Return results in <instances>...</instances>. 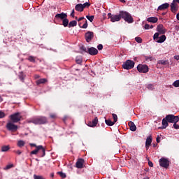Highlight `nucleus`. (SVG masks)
Wrapping results in <instances>:
<instances>
[{
  "instance_id": "62",
  "label": "nucleus",
  "mask_w": 179,
  "mask_h": 179,
  "mask_svg": "<svg viewBox=\"0 0 179 179\" xmlns=\"http://www.w3.org/2000/svg\"><path fill=\"white\" fill-rule=\"evenodd\" d=\"M121 2H123V3H125V0H121Z\"/></svg>"
},
{
  "instance_id": "52",
  "label": "nucleus",
  "mask_w": 179,
  "mask_h": 179,
  "mask_svg": "<svg viewBox=\"0 0 179 179\" xmlns=\"http://www.w3.org/2000/svg\"><path fill=\"white\" fill-rule=\"evenodd\" d=\"M82 50H83V51H85V52H88V49H87V48H85V47H83V48H82Z\"/></svg>"
},
{
  "instance_id": "32",
  "label": "nucleus",
  "mask_w": 179,
  "mask_h": 179,
  "mask_svg": "<svg viewBox=\"0 0 179 179\" xmlns=\"http://www.w3.org/2000/svg\"><path fill=\"white\" fill-rule=\"evenodd\" d=\"M98 122H99V119H97V117H95V118L92 120V123L93 124L92 126L96 127V125H97V123H98Z\"/></svg>"
},
{
  "instance_id": "9",
  "label": "nucleus",
  "mask_w": 179,
  "mask_h": 179,
  "mask_svg": "<svg viewBox=\"0 0 179 179\" xmlns=\"http://www.w3.org/2000/svg\"><path fill=\"white\" fill-rule=\"evenodd\" d=\"M159 166H161V167H164V169H167V167L170 166V162L166 158H161L159 159Z\"/></svg>"
},
{
  "instance_id": "35",
  "label": "nucleus",
  "mask_w": 179,
  "mask_h": 179,
  "mask_svg": "<svg viewBox=\"0 0 179 179\" xmlns=\"http://www.w3.org/2000/svg\"><path fill=\"white\" fill-rule=\"evenodd\" d=\"M112 115H113V122L115 123L117 122V121H118V117L117 116V115L113 113Z\"/></svg>"
},
{
  "instance_id": "46",
  "label": "nucleus",
  "mask_w": 179,
  "mask_h": 179,
  "mask_svg": "<svg viewBox=\"0 0 179 179\" xmlns=\"http://www.w3.org/2000/svg\"><path fill=\"white\" fill-rule=\"evenodd\" d=\"M5 117V113L2 112V110H0V118H4Z\"/></svg>"
},
{
  "instance_id": "12",
  "label": "nucleus",
  "mask_w": 179,
  "mask_h": 179,
  "mask_svg": "<svg viewBox=\"0 0 179 179\" xmlns=\"http://www.w3.org/2000/svg\"><path fill=\"white\" fill-rule=\"evenodd\" d=\"M157 31H159V34H164L166 33V31H167V29H166V28H164V26H163V24H159L157 27Z\"/></svg>"
},
{
  "instance_id": "17",
  "label": "nucleus",
  "mask_w": 179,
  "mask_h": 179,
  "mask_svg": "<svg viewBox=\"0 0 179 179\" xmlns=\"http://www.w3.org/2000/svg\"><path fill=\"white\" fill-rule=\"evenodd\" d=\"M166 127H169V121H167V119L164 118L162 120V127H159V129H166Z\"/></svg>"
},
{
  "instance_id": "7",
  "label": "nucleus",
  "mask_w": 179,
  "mask_h": 179,
  "mask_svg": "<svg viewBox=\"0 0 179 179\" xmlns=\"http://www.w3.org/2000/svg\"><path fill=\"white\" fill-rule=\"evenodd\" d=\"M10 119L13 122H19L22 120V115H20V113H15L10 115Z\"/></svg>"
},
{
  "instance_id": "3",
  "label": "nucleus",
  "mask_w": 179,
  "mask_h": 179,
  "mask_svg": "<svg viewBox=\"0 0 179 179\" xmlns=\"http://www.w3.org/2000/svg\"><path fill=\"white\" fill-rule=\"evenodd\" d=\"M108 18L110 19V22L113 23L115 22H120L121 18H122V15H121V11L120 12L119 15H112L110 13L108 14Z\"/></svg>"
},
{
  "instance_id": "43",
  "label": "nucleus",
  "mask_w": 179,
  "mask_h": 179,
  "mask_svg": "<svg viewBox=\"0 0 179 179\" xmlns=\"http://www.w3.org/2000/svg\"><path fill=\"white\" fill-rule=\"evenodd\" d=\"M173 128L175 129H179V125L177 124V122L173 123Z\"/></svg>"
},
{
  "instance_id": "40",
  "label": "nucleus",
  "mask_w": 179,
  "mask_h": 179,
  "mask_svg": "<svg viewBox=\"0 0 179 179\" xmlns=\"http://www.w3.org/2000/svg\"><path fill=\"white\" fill-rule=\"evenodd\" d=\"M89 6H90V3H85L83 4V8L85 9V8H89Z\"/></svg>"
},
{
  "instance_id": "39",
  "label": "nucleus",
  "mask_w": 179,
  "mask_h": 179,
  "mask_svg": "<svg viewBox=\"0 0 179 179\" xmlns=\"http://www.w3.org/2000/svg\"><path fill=\"white\" fill-rule=\"evenodd\" d=\"M57 173L60 176V177H62V178H65L66 177V175L62 172H58Z\"/></svg>"
},
{
  "instance_id": "29",
  "label": "nucleus",
  "mask_w": 179,
  "mask_h": 179,
  "mask_svg": "<svg viewBox=\"0 0 179 179\" xmlns=\"http://www.w3.org/2000/svg\"><path fill=\"white\" fill-rule=\"evenodd\" d=\"M26 144V143L24 141L20 140L17 142V146L19 148H23V146H24V145Z\"/></svg>"
},
{
  "instance_id": "41",
  "label": "nucleus",
  "mask_w": 179,
  "mask_h": 179,
  "mask_svg": "<svg viewBox=\"0 0 179 179\" xmlns=\"http://www.w3.org/2000/svg\"><path fill=\"white\" fill-rule=\"evenodd\" d=\"M148 89L149 90H153V89L155 88V87L153 86V85L152 84H149L148 86H147Z\"/></svg>"
},
{
  "instance_id": "47",
  "label": "nucleus",
  "mask_w": 179,
  "mask_h": 179,
  "mask_svg": "<svg viewBox=\"0 0 179 179\" xmlns=\"http://www.w3.org/2000/svg\"><path fill=\"white\" fill-rule=\"evenodd\" d=\"M97 48L99 51H101V50H103V45L101 44H99L98 46H97Z\"/></svg>"
},
{
  "instance_id": "63",
  "label": "nucleus",
  "mask_w": 179,
  "mask_h": 179,
  "mask_svg": "<svg viewBox=\"0 0 179 179\" xmlns=\"http://www.w3.org/2000/svg\"><path fill=\"white\" fill-rule=\"evenodd\" d=\"M150 29H153V25H151V26L150 27Z\"/></svg>"
},
{
  "instance_id": "24",
  "label": "nucleus",
  "mask_w": 179,
  "mask_h": 179,
  "mask_svg": "<svg viewBox=\"0 0 179 179\" xmlns=\"http://www.w3.org/2000/svg\"><path fill=\"white\" fill-rule=\"evenodd\" d=\"M159 39L156 41V43H164L166 41V35H162L159 38H158Z\"/></svg>"
},
{
  "instance_id": "21",
  "label": "nucleus",
  "mask_w": 179,
  "mask_h": 179,
  "mask_svg": "<svg viewBox=\"0 0 179 179\" xmlns=\"http://www.w3.org/2000/svg\"><path fill=\"white\" fill-rule=\"evenodd\" d=\"M129 127L132 132H135V131H136V126L135 125V123H134V122H129Z\"/></svg>"
},
{
  "instance_id": "1",
  "label": "nucleus",
  "mask_w": 179,
  "mask_h": 179,
  "mask_svg": "<svg viewBox=\"0 0 179 179\" xmlns=\"http://www.w3.org/2000/svg\"><path fill=\"white\" fill-rule=\"evenodd\" d=\"M120 15H122V19H124L127 23H134V18H132V16L129 13L121 11Z\"/></svg>"
},
{
  "instance_id": "2",
  "label": "nucleus",
  "mask_w": 179,
  "mask_h": 179,
  "mask_svg": "<svg viewBox=\"0 0 179 179\" xmlns=\"http://www.w3.org/2000/svg\"><path fill=\"white\" fill-rule=\"evenodd\" d=\"M31 122L35 125H41L42 124H47V117H37L31 120Z\"/></svg>"
},
{
  "instance_id": "4",
  "label": "nucleus",
  "mask_w": 179,
  "mask_h": 179,
  "mask_svg": "<svg viewBox=\"0 0 179 179\" xmlns=\"http://www.w3.org/2000/svg\"><path fill=\"white\" fill-rule=\"evenodd\" d=\"M166 120H167L168 122L174 124V122H178L179 117L174 115H168L166 116Z\"/></svg>"
},
{
  "instance_id": "54",
  "label": "nucleus",
  "mask_w": 179,
  "mask_h": 179,
  "mask_svg": "<svg viewBox=\"0 0 179 179\" xmlns=\"http://www.w3.org/2000/svg\"><path fill=\"white\" fill-rule=\"evenodd\" d=\"M85 17H80V18L78 19V22H80V20H84Z\"/></svg>"
},
{
  "instance_id": "25",
  "label": "nucleus",
  "mask_w": 179,
  "mask_h": 179,
  "mask_svg": "<svg viewBox=\"0 0 179 179\" xmlns=\"http://www.w3.org/2000/svg\"><path fill=\"white\" fill-rule=\"evenodd\" d=\"M48 80L45 78H41L36 81L37 85H41L44 83H47Z\"/></svg>"
},
{
  "instance_id": "53",
  "label": "nucleus",
  "mask_w": 179,
  "mask_h": 179,
  "mask_svg": "<svg viewBox=\"0 0 179 179\" xmlns=\"http://www.w3.org/2000/svg\"><path fill=\"white\" fill-rule=\"evenodd\" d=\"M156 141L157 143H160V136H157Z\"/></svg>"
},
{
  "instance_id": "38",
  "label": "nucleus",
  "mask_w": 179,
  "mask_h": 179,
  "mask_svg": "<svg viewBox=\"0 0 179 179\" xmlns=\"http://www.w3.org/2000/svg\"><path fill=\"white\" fill-rule=\"evenodd\" d=\"M135 40L137 43H138L139 44H141V43H142V38L141 37H136Z\"/></svg>"
},
{
  "instance_id": "27",
  "label": "nucleus",
  "mask_w": 179,
  "mask_h": 179,
  "mask_svg": "<svg viewBox=\"0 0 179 179\" xmlns=\"http://www.w3.org/2000/svg\"><path fill=\"white\" fill-rule=\"evenodd\" d=\"M105 122H106V125H108L109 127H113V125H114V124H115V122L111 121V120H106Z\"/></svg>"
},
{
  "instance_id": "42",
  "label": "nucleus",
  "mask_w": 179,
  "mask_h": 179,
  "mask_svg": "<svg viewBox=\"0 0 179 179\" xmlns=\"http://www.w3.org/2000/svg\"><path fill=\"white\" fill-rule=\"evenodd\" d=\"M29 61H30V62H34L36 61V59H34V57L30 56L28 58Z\"/></svg>"
},
{
  "instance_id": "58",
  "label": "nucleus",
  "mask_w": 179,
  "mask_h": 179,
  "mask_svg": "<svg viewBox=\"0 0 179 179\" xmlns=\"http://www.w3.org/2000/svg\"><path fill=\"white\" fill-rule=\"evenodd\" d=\"M51 118H55V115H50Z\"/></svg>"
},
{
  "instance_id": "33",
  "label": "nucleus",
  "mask_w": 179,
  "mask_h": 179,
  "mask_svg": "<svg viewBox=\"0 0 179 179\" xmlns=\"http://www.w3.org/2000/svg\"><path fill=\"white\" fill-rule=\"evenodd\" d=\"M87 19H88L90 20V22H93V20H94V15H87L86 16Z\"/></svg>"
},
{
  "instance_id": "19",
  "label": "nucleus",
  "mask_w": 179,
  "mask_h": 179,
  "mask_svg": "<svg viewBox=\"0 0 179 179\" xmlns=\"http://www.w3.org/2000/svg\"><path fill=\"white\" fill-rule=\"evenodd\" d=\"M169 6L170 4H169V3H165L158 7V10H164V9H167Z\"/></svg>"
},
{
  "instance_id": "45",
  "label": "nucleus",
  "mask_w": 179,
  "mask_h": 179,
  "mask_svg": "<svg viewBox=\"0 0 179 179\" xmlns=\"http://www.w3.org/2000/svg\"><path fill=\"white\" fill-rule=\"evenodd\" d=\"M144 29L145 30H149L150 29V25H149V24H145L144 26Z\"/></svg>"
},
{
  "instance_id": "28",
  "label": "nucleus",
  "mask_w": 179,
  "mask_h": 179,
  "mask_svg": "<svg viewBox=\"0 0 179 179\" xmlns=\"http://www.w3.org/2000/svg\"><path fill=\"white\" fill-rule=\"evenodd\" d=\"M10 149V147L9 145H3L1 147V152H8Z\"/></svg>"
},
{
  "instance_id": "6",
  "label": "nucleus",
  "mask_w": 179,
  "mask_h": 179,
  "mask_svg": "<svg viewBox=\"0 0 179 179\" xmlns=\"http://www.w3.org/2000/svg\"><path fill=\"white\" fill-rule=\"evenodd\" d=\"M137 70L141 73H146L149 72V66H148V65H146V64H139L137 66Z\"/></svg>"
},
{
  "instance_id": "16",
  "label": "nucleus",
  "mask_w": 179,
  "mask_h": 179,
  "mask_svg": "<svg viewBox=\"0 0 179 179\" xmlns=\"http://www.w3.org/2000/svg\"><path fill=\"white\" fill-rule=\"evenodd\" d=\"M55 17L56 19H61L62 20H64V19H66V17H68V15L65 13H62L60 14H57Z\"/></svg>"
},
{
  "instance_id": "5",
  "label": "nucleus",
  "mask_w": 179,
  "mask_h": 179,
  "mask_svg": "<svg viewBox=\"0 0 179 179\" xmlns=\"http://www.w3.org/2000/svg\"><path fill=\"white\" fill-rule=\"evenodd\" d=\"M135 66V62L131 60H127L122 64L123 69H132Z\"/></svg>"
},
{
  "instance_id": "14",
  "label": "nucleus",
  "mask_w": 179,
  "mask_h": 179,
  "mask_svg": "<svg viewBox=\"0 0 179 179\" xmlns=\"http://www.w3.org/2000/svg\"><path fill=\"white\" fill-rule=\"evenodd\" d=\"M152 145V136H149L145 141V149L148 150Z\"/></svg>"
},
{
  "instance_id": "20",
  "label": "nucleus",
  "mask_w": 179,
  "mask_h": 179,
  "mask_svg": "<svg viewBox=\"0 0 179 179\" xmlns=\"http://www.w3.org/2000/svg\"><path fill=\"white\" fill-rule=\"evenodd\" d=\"M159 19L156 17H150L147 19V21L150 23H157Z\"/></svg>"
},
{
  "instance_id": "57",
  "label": "nucleus",
  "mask_w": 179,
  "mask_h": 179,
  "mask_svg": "<svg viewBox=\"0 0 179 179\" xmlns=\"http://www.w3.org/2000/svg\"><path fill=\"white\" fill-rule=\"evenodd\" d=\"M30 146H34L35 148L37 147V145H36V144H34V143H31V144H30Z\"/></svg>"
},
{
  "instance_id": "49",
  "label": "nucleus",
  "mask_w": 179,
  "mask_h": 179,
  "mask_svg": "<svg viewBox=\"0 0 179 179\" xmlns=\"http://www.w3.org/2000/svg\"><path fill=\"white\" fill-rule=\"evenodd\" d=\"M88 127H90L91 128H93L95 126H92L93 125V123L92 122H90L88 124H87Z\"/></svg>"
},
{
  "instance_id": "36",
  "label": "nucleus",
  "mask_w": 179,
  "mask_h": 179,
  "mask_svg": "<svg viewBox=\"0 0 179 179\" xmlns=\"http://www.w3.org/2000/svg\"><path fill=\"white\" fill-rule=\"evenodd\" d=\"M173 86H174V87H179V80H176V81L173 83Z\"/></svg>"
},
{
  "instance_id": "11",
  "label": "nucleus",
  "mask_w": 179,
  "mask_h": 179,
  "mask_svg": "<svg viewBox=\"0 0 179 179\" xmlns=\"http://www.w3.org/2000/svg\"><path fill=\"white\" fill-rule=\"evenodd\" d=\"M93 37H94V34L92 31H88L85 34V39L87 43H90Z\"/></svg>"
},
{
  "instance_id": "51",
  "label": "nucleus",
  "mask_w": 179,
  "mask_h": 179,
  "mask_svg": "<svg viewBox=\"0 0 179 179\" xmlns=\"http://www.w3.org/2000/svg\"><path fill=\"white\" fill-rule=\"evenodd\" d=\"M173 58L174 59H176V61H179V55H175Z\"/></svg>"
},
{
  "instance_id": "64",
  "label": "nucleus",
  "mask_w": 179,
  "mask_h": 179,
  "mask_svg": "<svg viewBox=\"0 0 179 179\" xmlns=\"http://www.w3.org/2000/svg\"><path fill=\"white\" fill-rule=\"evenodd\" d=\"M51 177H54V173H51Z\"/></svg>"
},
{
  "instance_id": "37",
  "label": "nucleus",
  "mask_w": 179,
  "mask_h": 179,
  "mask_svg": "<svg viewBox=\"0 0 179 179\" xmlns=\"http://www.w3.org/2000/svg\"><path fill=\"white\" fill-rule=\"evenodd\" d=\"M80 27L81 29H87V20H85L84 24Z\"/></svg>"
},
{
  "instance_id": "23",
  "label": "nucleus",
  "mask_w": 179,
  "mask_h": 179,
  "mask_svg": "<svg viewBox=\"0 0 179 179\" xmlns=\"http://www.w3.org/2000/svg\"><path fill=\"white\" fill-rule=\"evenodd\" d=\"M157 64L158 65H170V62H169V60L162 59L157 62Z\"/></svg>"
},
{
  "instance_id": "56",
  "label": "nucleus",
  "mask_w": 179,
  "mask_h": 179,
  "mask_svg": "<svg viewBox=\"0 0 179 179\" xmlns=\"http://www.w3.org/2000/svg\"><path fill=\"white\" fill-rule=\"evenodd\" d=\"M16 153L17 155H22V152L20 150H17Z\"/></svg>"
},
{
  "instance_id": "48",
  "label": "nucleus",
  "mask_w": 179,
  "mask_h": 179,
  "mask_svg": "<svg viewBox=\"0 0 179 179\" xmlns=\"http://www.w3.org/2000/svg\"><path fill=\"white\" fill-rule=\"evenodd\" d=\"M71 17H75V10H72V12H71Z\"/></svg>"
},
{
  "instance_id": "34",
  "label": "nucleus",
  "mask_w": 179,
  "mask_h": 179,
  "mask_svg": "<svg viewBox=\"0 0 179 179\" xmlns=\"http://www.w3.org/2000/svg\"><path fill=\"white\" fill-rule=\"evenodd\" d=\"M159 36H160V33L159 32H157L154 34L153 36V39L154 40H157L159 38Z\"/></svg>"
},
{
  "instance_id": "15",
  "label": "nucleus",
  "mask_w": 179,
  "mask_h": 179,
  "mask_svg": "<svg viewBox=\"0 0 179 179\" xmlns=\"http://www.w3.org/2000/svg\"><path fill=\"white\" fill-rule=\"evenodd\" d=\"M84 163L85 160L83 159H79L76 164L77 169H83Z\"/></svg>"
},
{
  "instance_id": "44",
  "label": "nucleus",
  "mask_w": 179,
  "mask_h": 179,
  "mask_svg": "<svg viewBox=\"0 0 179 179\" xmlns=\"http://www.w3.org/2000/svg\"><path fill=\"white\" fill-rule=\"evenodd\" d=\"M12 167H13V164L7 165L5 168V170H9V169H12Z\"/></svg>"
},
{
  "instance_id": "8",
  "label": "nucleus",
  "mask_w": 179,
  "mask_h": 179,
  "mask_svg": "<svg viewBox=\"0 0 179 179\" xmlns=\"http://www.w3.org/2000/svg\"><path fill=\"white\" fill-rule=\"evenodd\" d=\"M40 150L43 151V155H41L42 157L45 156V149L43 147V145H38L36 146V149L31 152V155H37L38 152Z\"/></svg>"
},
{
  "instance_id": "26",
  "label": "nucleus",
  "mask_w": 179,
  "mask_h": 179,
  "mask_svg": "<svg viewBox=\"0 0 179 179\" xmlns=\"http://www.w3.org/2000/svg\"><path fill=\"white\" fill-rule=\"evenodd\" d=\"M76 24H78V22H76V20H73L69 23V27H75Z\"/></svg>"
},
{
  "instance_id": "13",
  "label": "nucleus",
  "mask_w": 179,
  "mask_h": 179,
  "mask_svg": "<svg viewBox=\"0 0 179 179\" xmlns=\"http://www.w3.org/2000/svg\"><path fill=\"white\" fill-rule=\"evenodd\" d=\"M88 53L90 55H97V54H99V50H97L96 48L92 47L88 48Z\"/></svg>"
},
{
  "instance_id": "50",
  "label": "nucleus",
  "mask_w": 179,
  "mask_h": 179,
  "mask_svg": "<svg viewBox=\"0 0 179 179\" xmlns=\"http://www.w3.org/2000/svg\"><path fill=\"white\" fill-rule=\"evenodd\" d=\"M148 166H150V167H153V162H148Z\"/></svg>"
},
{
  "instance_id": "30",
  "label": "nucleus",
  "mask_w": 179,
  "mask_h": 179,
  "mask_svg": "<svg viewBox=\"0 0 179 179\" xmlns=\"http://www.w3.org/2000/svg\"><path fill=\"white\" fill-rule=\"evenodd\" d=\"M69 24V20H68L67 18H64L63 20V26L64 27H68Z\"/></svg>"
},
{
  "instance_id": "18",
  "label": "nucleus",
  "mask_w": 179,
  "mask_h": 179,
  "mask_svg": "<svg viewBox=\"0 0 179 179\" xmlns=\"http://www.w3.org/2000/svg\"><path fill=\"white\" fill-rule=\"evenodd\" d=\"M171 12H173V13H176L178 10L177 7V4L174 1H173L171 4Z\"/></svg>"
},
{
  "instance_id": "59",
  "label": "nucleus",
  "mask_w": 179,
  "mask_h": 179,
  "mask_svg": "<svg viewBox=\"0 0 179 179\" xmlns=\"http://www.w3.org/2000/svg\"><path fill=\"white\" fill-rule=\"evenodd\" d=\"M175 3H176V2H178V3H179V0H173V1Z\"/></svg>"
},
{
  "instance_id": "60",
  "label": "nucleus",
  "mask_w": 179,
  "mask_h": 179,
  "mask_svg": "<svg viewBox=\"0 0 179 179\" xmlns=\"http://www.w3.org/2000/svg\"><path fill=\"white\" fill-rule=\"evenodd\" d=\"M176 18L178 19V20H179V14L176 15Z\"/></svg>"
},
{
  "instance_id": "55",
  "label": "nucleus",
  "mask_w": 179,
  "mask_h": 179,
  "mask_svg": "<svg viewBox=\"0 0 179 179\" xmlns=\"http://www.w3.org/2000/svg\"><path fill=\"white\" fill-rule=\"evenodd\" d=\"M20 80H23L24 79V77L23 76H20Z\"/></svg>"
},
{
  "instance_id": "31",
  "label": "nucleus",
  "mask_w": 179,
  "mask_h": 179,
  "mask_svg": "<svg viewBox=\"0 0 179 179\" xmlns=\"http://www.w3.org/2000/svg\"><path fill=\"white\" fill-rule=\"evenodd\" d=\"M76 64H82V57L78 56V57L76 58Z\"/></svg>"
},
{
  "instance_id": "10",
  "label": "nucleus",
  "mask_w": 179,
  "mask_h": 179,
  "mask_svg": "<svg viewBox=\"0 0 179 179\" xmlns=\"http://www.w3.org/2000/svg\"><path fill=\"white\" fill-rule=\"evenodd\" d=\"M6 128L8 129V131H12L13 132H15V131H17V125L12 123V122H9L6 124Z\"/></svg>"
},
{
  "instance_id": "22",
  "label": "nucleus",
  "mask_w": 179,
  "mask_h": 179,
  "mask_svg": "<svg viewBox=\"0 0 179 179\" xmlns=\"http://www.w3.org/2000/svg\"><path fill=\"white\" fill-rule=\"evenodd\" d=\"M76 10H77L78 12H83V6L82 3H78L76 6L75 7Z\"/></svg>"
},
{
  "instance_id": "61",
  "label": "nucleus",
  "mask_w": 179,
  "mask_h": 179,
  "mask_svg": "<svg viewBox=\"0 0 179 179\" xmlns=\"http://www.w3.org/2000/svg\"><path fill=\"white\" fill-rule=\"evenodd\" d=\"M143 179H149V177L145 176Z\"/></svg>"
}]
</instances>
